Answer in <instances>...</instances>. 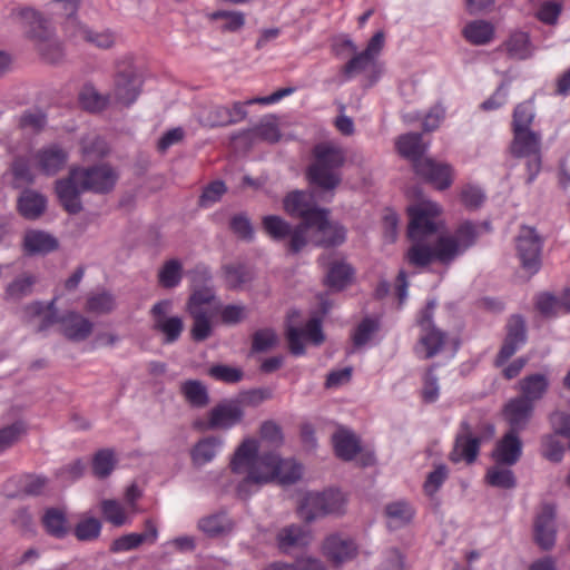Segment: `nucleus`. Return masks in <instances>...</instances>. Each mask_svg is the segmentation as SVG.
<instances>
[{
  "label": "nucleus",
  "mask_w": 570,
  "mask_h": 570,
  "mask_svg": "<svg viewBox=\"0 0 570 570\" xmlns=\"http://www.w3.org/2000/svg\"><path fill=\"white\" fill-rule=\"evenodd\" d=\"M257 442L247 439L238 446L230 462L236 473L246 472V476L238 484L239 493H249L253 487L268 483L278 476L282 483L292 484L302 475L299 464L281 460L275 452L257 454Z\"/></svg>",
  "instance_id": "f257e3e1"
},
{
  "label": "nucleus",
  "mask_w": 570,
  "mask_h": 570,
  "mask_svg": "<svg viewBox=\"0 0 570 570\" xmlns=\"http://www.w3.org/2000/svg\"><path fill=\"white\" fill-rule=\"evenodd\" d=\"M118 180V174L106 164L70 169L66 178L56 183V193L62 207L70 214L82 209L80 196L85 191L107 194Z\"/></svg>",
  "instance_id": "f03ea898"
},
{
  "label": "nucleus",
  "mask_w": 570,
  "mask_h": 570,
  "mask_svg": "<svg viewBox=\"0 0 570 570\" xmlns=\"http://www.w3.org/2000/svg\"><path fill=\"white\" fill-rule=\"evenodd\" d=\"M407 213V235L413 242L407 250V259L414 266L424 267L435 261L431 237L440 228L435 218L441 214V207L431 200H422L409 206Z\"/></svg>",
  "instance_id": "7ed1b4c3"
},
{
  "label": "nucleus",
  "mask_w": 570,
  "mask_h": 570,
  "mask_svg": "<svg viewBox=\"0 0 570 570\" xmlns=\"http://www.w3.org/2000/svg\"><path fill=\"white\" fill-rule=\"evenodd\" d=\"M313 156L314 160L306 171L307 178L320 193V199L331 202L342 181L340 169L345 163V153L334 144L321 142L314 147Z\"/></svg>",
  "instance_id": "20e7f679"
},
{
  "label": "nucleus",
  "mask_w": 570,
  "mask_h": 570,
  "mask_svg": "<svg viewBox=\"0 0 570 570\" xmlns=\"http://www.w3.org/2000/svg\"><path fill=\"white\" fill-rule=\"evenodd\" d=\"M284 209L288 215L302 218V222L295 226V233L288 242V252L297 254L309 243L311 224L316 218L314 214L322 213L324 208L311 204L306 193L295 190L285 197Z\"/></svg>",
  "instance_id": "39448f33"
},
{
  "label": "nucleus",
  "mask_w": 570,
  "mask_h": 570,
  "mask_svg": "<svg viewBox=\"0 0 570 570\" xmlns=\"http://www.w3.org/2000/svg\"><path fill=\"white\" fill-rule=\"evenodd\" d=\"M344 507V494L340 490L330 489L305 494L298 504L297 513L303 521L311 523L327 514H340Z\"/></svg>",
  "instance_id": "423d86ee"
},
{
  "label": "nucleus",
  "mask_w": 570,
  "mask_h": 570,
  "mask_svg": "<svg viewBox=\"0 0 570 570\" xmlns=\"http://www.w3.org/2000/svg\"><path fill=\"white\" fill-rule=\"evenodd\" d=\"M299 318L298 309H291L286 317V340L289 352L295 356L305 354L302 337L311 341L314 345H321L325 341L322 321L318 317L309 318L304 327L299 326Z\"/></svg>",
  "instance_id": "0eeeda50"
},
{
  "label": "nucleus",
  "mask_w": 570,
  "mask_h": 570,
  "mask_svg": "<svg viewBox=\"0 0 570 570\" xmlns=\"http://www.w3.org/2000/svg\"><path fill=\"white\" fill-rule=\"evenodd\" d=\"M173 302L163 299L153 305L150 316L153 321V330L163 334L164 344H173L177 342L184 331V322L180 316L170 315Z\"/></svg>",
  "instance_id": "6e6552de"
},
{
  "label": "nucleus",
  "mask_w": 570,
  "mask_h": 570,
  "mask_svg": "<svg viewBox=\"0 0 570 570\" xmlns=\"http://www.w3.org/2000/svg\"><path fill=\"white\" fill-rule=\"evenodd\" d=\"M436 307V301L430 299L419 317L421 328L420 344L425 348L424 358L435 356L445 343L446 334L439 330L433 322V313Z\"/></svg>",
  "instance_id": "1a4fd4ad"
},
{
  "label": "nucleus",
  "mask_w": 570,
  "mask_h": 570,
  "mask_svg": "<svg viewBox=\"0 0 570 570\" xmlns=\"http://www.w3.org/2000/svg\"><path fill=\"white\" fill-rule=\"evenodd\" d=\"M542 239L534 228L523 226L517 237V252L522 267L535 274L541 267Z\"/></svg>",
  "instance_id": "9d476101"
},
{
  "label": "nucleus",
  "mask_w": 570,
  "mask_h": 570,
  "mask_svg": "<svg viewBox=\"0 0 570 570\" xmlns=\"http://www.w3.org/2000/svg\"><path fill=\"white\" fill-rule=\"evenodd\" d=\"M481 441L482 438L474 433L470 422L461 421L453 450L450 453V460L454 463L462 460L466 463H473L479 454Z\"/></svg>",
  "instance_id": "9b49d317"
},
{
  "label": "nucleus",
  "mask_w": 570,
  "mask_h": 570,
  "mask_svg": "<svg viewBox=\"0 0 570 570\" xmlns=\"http://www.w3.org/2000/svg\"><path fill=\"white\" fill-rule=\"evenodd\" d=\"M207 416L206 430H229L242 422L244 410L239 400H225L215 405Z\"/></svg>",
  "instance_id": "f8f14e48"
},
{
  "label": "nucleus",
  "mask_w": 570,
  "mask_h": 570,
  "mask_svg": "<svg viewBox=\"0 0 570 570\" xmlns=\"http://www.w3.org/2000/svg\"><path fill=\"white\" fill-rule=\"evenodd\" d=\"M525 342V321L520 315H512L508 321L507 336L497 355L495 365L502 366Z\"/></svg>",
  "instance_id": "ddd939ff"
},
{
  "label": "nucleus",
  "mask_w": 570,
  "mask_h": 570,
  "mask_svg": "<svg viewBox=\"0 0 570 570\" xmlns=\"http://www.w3.org/2000/svg\"><path fill=\"white\" fill-rule=\"evenodd\" d=\"M328 213L325 208L322 213H315L316 218L311 224V229H316L320 236L315 239L309 238V242L320 247L338 246L346 239V229L337 223L330 222Z\"/></svg>",
  "instance_id": "4468645a"
},
{
  "label": "nucleus",
  "mask_w": 570,
  "mask_h": 570,
  "mask_svg": "<svg viewBox=\"0 0 570 570\" xmlns=\"http://www.w3.org/2000/svg\"><path fill=\"white\" fill-rule=\"evenodd\" d=\"M556 507L543 503L534 520V541L542 550H550L556 543Z\"/></svg>",
  "instance_id": "2eb2a0df"
},
{
  "label": "nucleus",
  "mask_w": 570,
  "mask_h": 570,
  "mask_svg": "<svg viewBox=\"0 0 570 570\" xmlns=\"http://www.w3.org/2000/svg\"><path fill=\"white\" fill-rule=\"evenodd\" d=\"M533 404L520 396L510 399L503 406V417L511 431L522 432L527 429L534 411Z\"/></svg>",
  "instance_id": "dca6fc26"
},
{
  "label": "nucleus",
  "mask_w": 570,
  "mask_h": 570,
  "mask_svg": "<svg viewBox=\"0 0 570 570\" xmlns=\"http://www.w3.org/2000/svg\"><path fill=\"white\" fill-rule=\"evenodd\" d=\"M415 173L440 190L449 188L452 184L453 169L451 165L438 163L432 158L416 163Z\"/></svg>",
  "instance_id": "f3484780"
},
{
  "label": "nucleus",
  "mask_w": 570,
  "mask_h": 570,
  "mask_svg": "<svg viewBox=\"0 0 570 570\" xmlns=\"http://www.w3.org/2000/svg\"><path fill=\"white\" fill-rule=\"evenodd\" d=\"M522 455V441L519 432L509 430L495 444L492 451L494 463L505 466L514 465Z\"/></svg>",
  "instance_id": "a211bd4d"
},
{
  "label": "nucleus",
  "mask_w": 570,
  "mask_h": 570,
  "mask_svg": "<svg viewBox=\"0 0 570 570\" xmlns=\"http://www.w3.org/2000/svg\"><path fill=\"white\" fill-rule=\"evenodd\" d=\"M141 78L132 70H125L117 75L114 97L118 104L130 106L140 94Z\"/></svg>",
  "instance_id": "6ab92c4d"
},
{
  "label": "nucleus",
  "mask_w": 570,
  "mask_h": 570,
  "mask_svg": "<svg viewBox=\"0 0 570 570\" xmlns=\"http://www.w3.org/2000/svg\"><path fill=\"white\" fill-rule=\"evenodd\" d=\"M212 282V274L207 267L199 266L196 267L194 272V292L188 301V312H191V308H202V305L209 304L214 297L213 286L208 283Z\"/></svg>",
  "instance_id": "aec40b11"
},
{
  "label": "nucleus",
  "mask_w": 570,
  "mask_h": 570,
  "mask_svg": "<svg viewBox=\"0 0 570 570\" xmlns=\"http://www.w3.org/2000/svg\"><path fill=\"white\" fill-rule=\"evenodd\" d=\"M94 328V324L82 315L68 312L59 320L60 333L72 342H82L89 337Z\"/></svg>",
  "instance_id": "412c9836"
},
{
  "label": "nucleus",
  "mask_w": 570,
  "mask_h": 570,
  "mask_svg": "<svg viewBox=\"0 0 570 570\" xmlns=\"http://www.w3.org/2000/svg\"><path fill=\"white\" fill-rule=\"evenodd\" d=\"M327 259L325 255L318 258L320 264L327 267L326 285L332 289L341 291L352 281L354 269L345 259H334L330 263Z\"/></svg>",
  "instance_id": "4be33fe9"
},
{
  "label": "nucleus",
  "mask_w": 570,
  "mask_h": 570,
  "mask_svg": "<svg viewBox=\"0 0 570 570\" xmlns=\"http://www.w3.org/2000/svg\"><path fill=\"white\" fill-rule=\"evenodd\" d=\"M550 386L549 377L542 373L525 375L518 382L520 397L535 405L547 394Z\"/></svg>",
  "instance_id": "5701e85b"
},
{
  "label": "nucleus",
  "mask_w": 570,
  "mask_h": 570,
  "mask_svg": "<svg viewBox=\"0 0 570 570\" xmlns=\"http://www.w3.org/2000/svg\"><path fill=\"white\" fill-rule=\"evenodd\" d=\"M29 39L35 42L38 52L48 62H58L63 56L61 45L52 36L50 29H41L40 31H37L32 28L29 31Z\"/></svg>",
  "instance_id": "b1692460"
},
{
  "label": "nucleus",
  "mask_w": 570,
  "mask_h": 570,
  "mask_svg": "<svg viewBox=\"0 0 570 570\" xmlns=\"http://www.w3.org/2000/svg\"><path fill=\"white\" fill-rule=\"evenodd\" d=\"M36 160L42 173L55 175L65 167L68 153L61 146L53 144L39 149L36 154Z\"/></svg>",
  "instance_id": "393cba45"
},
{
  "label": "nucleus",
  "mask_w": 570,
  "mask_h": 570,
  "mask_svg": "<svg viewBox=\"0 0 570 570\" xmlns=\"http://www.w3.org/2000/svg\"><path fill=\"white\" fill-rule=\"evenodd\" d=\"M325 556L334 563H342L355 556L356 546L353 540L341 534H332L323 544Z\"/></svg>",
  "instance_id": "a878e982"
},
{
  "label": "nucleus",
  "mask_w": 570,
  "mask_h": 570,
  "mask_svg": "<svg viewBox=\"0 0 570 570\" xmlns=\"http://www.w3.org/2000/svg\"><path fill=\"white\" fill-rule=\"evenodd\" d=\"M396 149L399 154L410 159L413 164L414 170L416 163L423 161V154L426 150V145L422 141V135L419 132H409L402 135L396 140Z\"/></svg>",
  "instance_id": "bb28decb"
},
{
  "label": "nucleus",
  "mask_w": 570,
  "mask_h": 570,
  "mask_svg": "<svg viewBox=\"0 0 570 570\" xmlns=\"http://www.w3.org/2000/svg\"><path fill=\"white\" fill-rule=\"evenodd\" d=\"M36 283L37 277L35 275L30 273L20 274L7 285L3 295L4 301L17 303L22 298L30 296Z\"/></svg>",
  "instance_id": "cd10ccee"
},
{
  "label": "nucleus",
  "mask_w": 570,
  "mask_h": 570,
  "mask_svg": "<svg viewBox=\"0 0 570 570\" xmlns=\"http://www.w3.org/2000/svg\"><path fill=\"white\" fill-rule=\"evenodd\" d=\"M24 249L31 254H47L58 247L57 239L41 230H29L23 238Z\"/></svg>",
  "instance_id": "c85d7f7f"
},
{
  "label": "nucleus",
  "mask_w": 570,
  "mask_h": 570,
  "mask_svg": "<svg viewBox=\"0 0 570 570\" xmlns=\"http://www.w3.org/2000/svg\"><path fill=\"white\" fill-rule=\"evenodd\" d=\"M229 116L227 106L215 104L203 106L197 112L198 121L209 128L229 126Z\"/></svg>",
  "instance_id": "c756f323"
},
{
  "label": "nucleus",
  "mask_w": 570,
  "mask_h": 570,
  "mask_svg": "<svg viewBox=\"0 0 570 570\" xmlns=\"http://www.w3.org/2000/svg\"><path fill=\"white\" fill-rule=\"evenodd\" d=\"M512 151L518 157L535 156L540 149V137L530 129L513 130Z\"/></svg>",
  "instance_id": "7c9ffc66"
},
{
  "label": "nucleus",
  "mask_w": 570,
  "mask_h": 570,
  "mask_svg": "<svg viewBox=\"0 0 570 570\" xmlns=\"http://www.w3.org/2000/svg\"><path fill=\"white\" fill-rule=\"evenodd\" d=\"M333 445L336 455L344 461L353 460L361 449L356 436L347 430H338L333 434Z\"/></svg>",
  "instance_id": "2f4dec72"
},
{
  "label": "nucleus",
  "mask_w": 570,
  "mask_h": 570,
  "mask_svg": "<svg viewBox=\"0 0 570 570\" xmlns=\"http://www.w3.org/2000/svg\"><path fill=\"white\" fill-rule=\"evenodd\" d=\"M385 515L387 518L389 529L396 530L411 522L414 515V510L405 501H395L386 504Z\"/></svg>",
  "instance_id": "473e14b6"
},
{
  "label": "nucleus",
  "mask_w": 570,
  "mask_h": 570,
  "mask_svg": "<svg viewBox=\"0 0 570 570\" xmlns=\"http://www.w3.org/2000/svg\"><path fill=\"white\" fill-rule=\"evenodd\" d=\"M18 209L24 218L36 219L46 209V198L33 190H24L18 199Z\"/></svg>",
  "instance_id": "72a5a7b5"
},
{
  "label": "nucleus",
  "mask_w": 570,
  "mask_h": 570,
  "mask_svg": "<svg viewBox=\"0 0 570 570\" xmlns=\"http://www.w3.org/2000/svg\"><path fill=\"white\" fill-rule=\"evenodd\" d=\"M223 446V439L207 436L202 439L191 451V459L195 464L203 465L210 462Z\"/></svg>",
  "instance_id": "f704fd0d"
},
{
  "label": "nucleus",
  "mask_w": 570,
  "mask_h": 570,
  "mask_svg": "<svg viewBox=\"0 0 570 570\" xmlns=\"http://www.w3.org/2000/svg\"><path fill=\"white\" fill-rule=\"evenodd\" d=\"M435 261L448 265L452 263L459 255L463 254L462 248L452 236H438L432 240Z\"/></svg>",
  "instance_id": "c9c22d12"
},
{
  "label": "nucleus",
  "mask_w": 570,
  "mask_h": 570,
  "mask_svg": "<svg viewBox=\"0 0 570 570\" xmlns=\"http://www.w3.org/2000/svg\"><path fill=\"white\" fill-rule=\"evenodd\" d=\"M233 523L225 512L206 515L198 521V529L208 537H218L232 530Z\"/></svg>",
  "instance_id": "e433bc0d"
},
{
  "label": "nucleus",
  "mask_w": 570,
  "mask_h": 570,
  "mask_svg": "<svg viewBox=\"0 0 570 570\" xmlns=\"http://www.w3.org/2000/svg\"><path fill=\"white\" fill-rule=\"evenodd\" d=\"M263 227L271 238L276 242H289L295 233V226L276 215H268L263 218ZM288 247V243H286Z\"/></svg>",
  "instance_id": "4c0bfd02"
},
{
  "label": "nucleus",
  "mask_w": 570,
  "mask_h": 570,
  "mask_svg": "<svg viewBox=\"0 0 570 570\" xmlns=\"http://www.w3.org/2000/svg\"><path fill=\"white\" fill-rule=\"evenodd\" d=\"M234 140L244 139V140H253L255 138H259L262 140L268 142H276L281 138V132L277 125L274 121L266 120L262 121L259 125L254 127L253 129L242 131L232 137Z\"/></svg>",
  "instance_id": "58836bf2"
},
{
  "label": "nucleus",
  "mask_w": 570,
  "mask_h": 570,
  "mask_svg": "<svg viewBox=\"0 0 570 570\" xmlns=\"http://www.w3.org/2000/svg\"><path fill=\"white\" fill-rule=\"evenodd\" d=\"M42 523L46 531L56 539H63L70 531L66 514L57 508L46 510Z\"/></svg>",
  "instance_id": "ea45409f"
},
{
  "label": "nucleus",
  "mask_w": 570,
  "mask_h": 570,
  "mask_svg": "<svg viewBox=\"0 0 570 570\" xmlns=\"http://www.w3.org/2000/svg\"><path fill=\"white\" fill-rule=\"evenodd\" d=\"M307 543V532L299 525L291 524L277 533V544L282 551L287 552L292 548Z\"/></svg>",
  "instance_id": "a19ab883"
},
{
  "label": "nucleus",
  "mask_w": 570,
  "mask_h": 570,
  "mask_svg": "<svg viewBox=\"0 0 570 570\" xmlns=\"http://www.w3.org/2000/svg\"><path fill=\"white\" fill-rule=\"evenodd\" d=\"M509 468L510 466L494 463V465L490 466L487 471V482L494 488L505 490L514 489L517 487V478Z\"/></svg>",
  "instance_id": "79ce46f5"
},
{
  "label": "nucleus",
  "mask_w": 570,
  "mask_h": 570,
  "mask_svg": "<svg viewBox=\"0 0 570 570\" xmlns=\"http://www.w3.org/2000/svg\"><path fill=\"white\" fill-rule=\"evenodd\" d=\"M463 35L469 42L482 46L491 41L493 27L484 20L472 21L464 27Z\"/></svg>",
  "instance_id": "37998d69"
},
{
  "label": "nucleus",
  "mask_w": 570,
  "mask_h": 570,
  "mask_svg": "<svg viewBox=\"0 0 570 570\" xmlns=\"http://www.w3.org/2000/svg\"><path fill=\"white\" fill-rule=\"evenodd\" d=\"M224 272L226 282L230 288H240L254 277L252 267L244 263L225 265Z\"/></svg>",
  "instance_id": "c03bdc74"
},
{
  "label": "nucleus",
  "mask_w": 570,
  "mask_h": 570,
  "mask_svg": "<svg viewBox=\"0 0 570 570\" xmlns=\"http://www.w3.org/2000/svg\"><path fill=\"white\" fill-rule=\"evenodd\" d=\"M101 521L95 517H82L73 528V535L78 541L91 542L100 537Z\"/></svg>",
  "instance_id": "a18cd8bd"
},
{
  "label": "nucleus",
  "mask_w": 570,
  "mask_h": 570,
  "mask_svg": "<svg viewBox=\"0 0 570 570\" xmlns=\"http://www.w3.org/2000/svg\"><path fill=\"white\" fill-rule=\"evenodd\" d=\"M183 278V264L177 258L164 263L158 273V282L164 288H174Z\"/></svg>",
  "instance_id": "49530a36"
},
{
  "label": "nucleus",
  "mask_w": 570,
  "mask_h": 570,
  "mask_svg": "<svg viewBox=\"0 0 570 570\" xmlns=\"http://www.w3.org/2000/svg\"><path fill=\"white\" fill-rule=\"evenodd\" d=\"M189 314L193 317V326L190 330L191 338L195 342L207 340L213 332L210 320L203 308H191Z\"/></svg>",
  "instance_id": "de8ad7c7"
},
{
  "label": "nucleus",
  "mask_w": 570,
  "mask_h": 570,
  "mask_svg": "<svg viewBox=\"0 0 570 570\" xmlns=\"http://www.w3.org/2000/svg\"><path fill=\"white\" fill-rule=\"evenodd\" d=\"M11 17L16 18L27 28V36L29 37V31L35 28L37 31L41 29H49L46 20L41 17V14L32 8L23 7V8H13L11 10Z\"/></svg>",
  "instance_id": "09e8293b"
},
{
  "label": "nucleus",
  "mask_w": 570,
  "mask_h": 570,
  "mask_svg": "<svg viewBox=\"0 0 570 570\" xmlns=\"http://www.w3.org/2000/svg\"><path fill=\"white\" fill-rule=\"evenodd\" d=\"M181 392L185 399L196 407H203L207 405L209 401L208 392L206 386L197 380L186 381L181 385Z\"/></svg>",
  "instance_id": "8fccbe9b"
},
{
  "label": "nucleus",
  "mask_w": 570,
  "mask_h": 570,
  "mask_svg": "<svg viewBox=\"0 0 570 570\" xmlns=\"http://www.w3.org/2000/svg\"><path fill=\"white\" fill-rule=\"evenodd\" d=\"M79 102L90 112L101 111L108 104V97L100 95L95 87L85 86L79 94Z\"/></svg>",
  "instance_id": "3c124183"
},
{
  "label": "nucleus",
  "mask_w": 570,
  "mask_h": 570,
  "mask_svg": "<svg viewBox=\"0 0 570 570\" xmlns=\"http://www.w3.org/2000/svg\"><path fill=\"white\" fill-rule=\"evenodd\" d=\"M507 50L509 55L519 60L527 59L531 56L530 41L525 32H515L507 41Z\"/></svg>",
  "instance_id": "603ef678"
},
{
  "label": "nucleus",
  "mask_w": 570,
  "mask_h": 570,
  "mask_svg": "<svg viewBox=\"0 0 570 570\" xmlns=\"http://www.w3.org/2000/svg\"><path fill=\"white\" fill-rule=\"evenodd\" d=\"M541 455L550 462L559 463L564 455V446L554 434L541 438Z\"/></svg>",
  "instance_id": "864d4df0"
},
{
  "label": "nucleus",
  "mask_w": 570,
  "mask_h": 570,
  "mask_svg": "<svg viewBox=\"0 0 570 570\" xmlns=\"http://www.w3.org/2000/svg\"><path fill=\"white\" fill-rule=\"evenodd\" d=\"M212 20H223V31L236 32L245 24V16L240 11L218 10L210 14Z\"/></svg>",
  "instance_id": "5fc2aeb1"
},
{
  "label": "nucleus",
  "mask_w": 570,
  "mask_h": 570,
  "mask_svg": "<svg viewBox=\"0 0 570 570\" xmlns=\"http://www.w3.org/2000/svg\"><path fill=\"white\" fill-rule=\"evenodd\" d=\"M115 455L109 449L100 450L92 460L94 474L100 479L108 476L115 468Z\"/></svg>",
  "instance_id": "6e6d98bb"
},
{
  "label": "nucleus",
  "mask_w": 570,
  "mask_h": 570,
  "mask_svg": "<svg viewBox=\"0 0 570 570\" xmlns=\"http://www.w3.org/2000/svg\"><path fill=\"white\" fill-rule=\"evenodd\" d=\"M208 374L220 382L227 383V384H235L243 380L244 377V371L239 367H234L225 364H216L213 365Z\"/></svg>",
  "instance_id": "4d7b16f0"
},
{
  "label": "nucleus",
  "mask_w": 570,
  "mask_h": 570,
  "mask_svg": "<svg viewBox=\"0 0 570 570\" xmlns=\"http://www.w3.org/2000/svg\"><path fill=\"white\" fill-rule=\"evenodd\" d=\"M277 334L272 328L257 330L252 336V352L263 353L277 344Z\"/></svg>",
  "instance_id": "13d9d810"
},
{
  "label": "nucleus",
  "mask_w": 570,
  "mask_h": 570,
  "mask_svg": "<svg viewBox=\"0 0 570 570\" xmlns=\"http://www.w3.org/2000/svg\"><path fill=\"white\" fill-rule=\"evenodd\" d=\"M101 512L104 518L115 527H121L128 522L124 507L116 500H104Z\"/></svg>",
  "instance_id": "bf43d9fd"
},
{
  "label": "nucleus",
  "mask_w": 570,
  "mask_h": 570,
  "mask_svg": "<svg viewBox=\"0 0 570 570\" xmlns=\"http://www.w3.org/2000/svg\"><path fill=\"white\" fill-rule=\"evenodd\" d=\"M78 32L86 41L101 49H108L115 43V36L110 31L96 32L86 26L78 24Z\"/></svg>",
  "instance_id": "052dcab7"
},
{
  "label": "nucleus",
  "mask_w": 570,
  "mask_h": 570,
  "mask_svg": "<svg viewBox=\"0 0 570 570\" xmlns=\"http://www.w3.org/2000/svg\"><path fill=\"white\" fill-rule=\"evenodd\" d=\"M115 298L108 292H100L90 295L87 299V309L96 314H106L114 309Z\"/></svg>",
  "instance_id": "680f3d73"
},
{
  "label": "nucleus",
  "mask_w": 570,
  "mask_h": 570,
  "mask_svg": "<svg viewBox=\"0 0 570 570\" xmlns=\"http://www.w3.org/2000/svg\"><path fill=\"white\" fill-rule=\"evenodd\" d=\"M47 125V117L40 110L24 111L19 119V127L23 130L38 132Z\"/></svg>",
  "instance_id": "e2e57ef3"
},
{
  "label": "nucleus",
  "mask_w": 570,
  "mask_h": 570,
  "mask_svg": "<svg viewBox=\"0 0 570 570\" xmlns=\"http://www.w3.org/2000/svg\"><path fill=\"white\" fill-rule=\"evenodd\" d=\"M379 330L377 321L365 317L356 327L352 340L356 347L365 345L372 335Z\"/></svg>",
  "instance_id": "0e129e2a"
},
{
  "label": "nucleus",
  "mask_w": 570,
  "mask_h": 570,
  "mask_svg": "<svg viewBox=\"0 0 570 570\" xmlns=\"http://www.w3.org/2000/svg\"><path fill=\"white\" fill-rule=\"evenodd\" d=\"M452 237L455 239V242H458L460 248H462V253H464L476 240V227L471 222H465L459 226Z\"/></svg>",
  "instance_id": "69168bd1"
},
{
  "label": "nucleus",
  "mask_w": 570,
  "mask_h": 570,
  "mask_svg": "<svg viewBox=\"0 0 570 570\" xmlns=\"http://www.w3.org/2000/svg\"><path fill=\"white\" fill-rule=\"evenodd\" d=\"M485 200L484 191L475 185H465L461 190V202L469 209H476Z\"/></svg>",
  "instance_id": "338daca9"
},
{
  "label": "nucleus",
  "mask_w": 570,
  "mask_h": 570,
  "mask_svg": "<svg viewBox=\"0 0 570 570\" xmlns=\"http://www.w3.org/2000/svg\"><path fill=\"white\" fill-rule=\"evenodd\" d=\"M229 228L242 239L252 240L254 237L252 223L245 214L234 215L229 220Z\"/></svg>",
  "instance_id": "774afa93"
}]
</instances>
